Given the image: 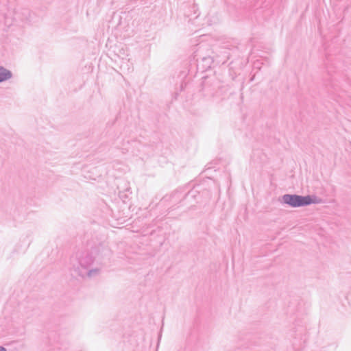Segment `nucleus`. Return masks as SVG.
Masks as SVG:
<instances>
[{"label":"nucleus","instance_id":"nucleus-1","mask_svg":"<svg viewBox=\"0 0 351 351\" xmlns=\"http://www.w3.org/2000/svg\"><path fill=\"white\" fill-rule=\"evenodd\" d=\"M283 200L286 204L292 206H301L308 205L315 202L309 196L302 197L299 195H285L283 196Z\"/></svg>","mask_w":351,"mask_h":351},{"label":"nucleus","instance_id":"nucleus-2","mask_svg":"<svg viewBox=\"0 0 351 351\" xmlns=\"http://www.w3.org/2000/svg\"><path fill=\"white\" fill-rule=\"evenodd\" d=\"M11 77V73L6 69L0 67V82L6 80Z\"/></svg>","mask_w":351,"mask_h":351},{"label":"nucleus","instance_id":"nucleus-3","mask_svg":"<svg viewBox=\"0 0 351 351\" xmlns=\"http://www.w3.org/2000/svg\"><path fill=\"white\" fill-rule=\"evenodd\" d=\"M0 351H5V349L3 347H0Z\"/></svg>","mask_w":351,"mask_h":351}]
</instances>
